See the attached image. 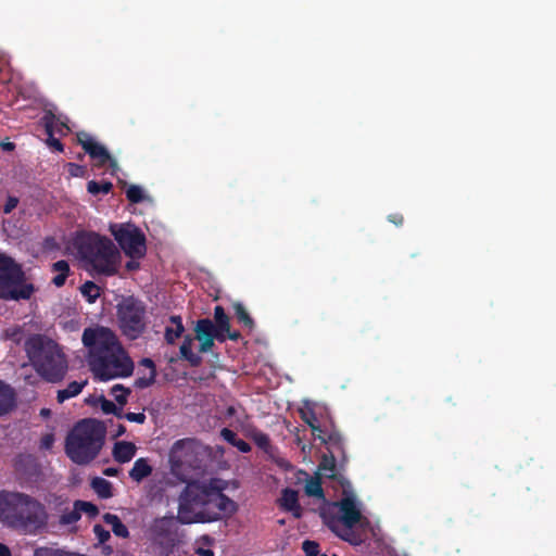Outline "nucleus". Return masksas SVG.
Returning <instances> with one entry per match:
<instances>
[{
    "mask_svg": "<svg viewBox=\"0 0 556 556\" xmlns=\"http://www.w3.org/2000/svg\"><path fill=\"white\" fill-rule=\"evenodd\" d=\"M228 483L207 478L188 483L179 496L177 518L182 523H205L233 516L239 505L224 494Z\"/></svg>",
    "mask_w": 556,
    "mask_h": 556,
    "instance_id": "1",
    "label": "nucleus"
},
{
    "mask_svg": "<svg viewBox=\"0 0 556 556\" xmlns=\"http://www.w3.org/2000/svg\"><path fill=\"white\" fill-rule=\"evenodd\" d=\"M81 340L88 351V364L97 379L108 381L132 374L134 363L111 329L102 326L86 328Z\"/></svg>",
    "mask_w": 556,
    "mask_h": 556,
    "instance_id": "2",
    "label": "nucleus"
},
{
    "mask_svg": "<svg viewBox=\"0 0 556 556\" xmlns=\"http://www.w3.org/2000/svg\"><path fill=\"white\" fill-rule=\"evenodd\" d=\"M46 506L29 494L0 491V522L27 535H37L48 525Z\"/></svg>",
    "mask_w": 556,
    "mask_h": 556,
    "instance_id": "3",
    "label": "nucleus"
},
{
    "mask_svg": "<svg viewBox=\"0 0 556 556\" xmlns=\"http://www.w3.org/2000/svg\"><path fill=\"white\" fill-rule=\"evenodd\" d=\"M342 488V498L338 503H328L321 509V517L325 523L340 538L345 541L358 544L359 539L353 534V528L363 527L366 518L362 513V505L357 501L350 482L342 477L338 479Z\"/></svg>",
    "mask_w": 556,
    "mask_h": 556,
    "instance_id": "4",
    "label": "nucleus"
},
{
    "mask_svg": "<svg viewBox=\"0 0 556 556\" xmlns=\"http://www.w3.org/2000/svg\"><path fill=\"white\" fill-rule=\"evenodd\" d=\"M72 253L84 262L88 270L96 274L112 276L121 266V253L115 244L94 232L77 235Z\"/></svg>",
    "mask_w": 556,
    "mask_h": 556,
    "instance_id": "5",
    "label": "nucleus"
},
{
    "mask_svg": "<svg viewBox=\"0 0 556 556\" xmlns=\"http://www.w3.org/2000/svg\"><path fill=\"white\" fill-rule=\"evenodd\" d=\"M104 434L105 430L101 422L94 419L81 420L66 438L67 456L76 464H88L100 452Z\"/></svg>",
    "mask_w": 556,
    "mask_h": 556,
    "instance_id": "6",
    "label": "nucleus"
},
{
    "mask_svg": "<svg viewBox=\"0 0 556 556\" xmlns=\"http://www.w3.org/2000/svg\"><path fill=\"white\" fill-rule=\"evenodd\" d=\"M26 351L36 370L45 379L54 382L64 377L66 361L56 343L34 337L27 341Z\"/></svg>",
    "mask_w": 556,
    "mask_h": 556,
    "instance_id": "7",
    "label": "nucleus"
},
{
    "mask_svg": "<svg viewBox=\"0 0 556 556\" xmlns=\"http://www.w3.org/2000/svg\"><path fill=\"white\" fill-rule=\"evenodd\" d=\"M204 452L203 445L193 439L176 441L168 455L169 475L175 479L173 483L187 482L192 470L199 466Z\"/></svg>",
    "mask_w": 556,
    "mask_h": 556,
    "instance_id": "8",
    "label": "nucleus"
},
{
    "mask_svg": "<svg viewBox=\"0 0 556 556\" xmlns=\"http://www.w3.org/2000/svg\"><path fill=\"white\" fill-rule=\"evenodd\" d=\"M35 291L25 279L22 267L9 255L0 252V300H28Z\"/></svg>",
    "mask_w": 556,
    "mask_h": 556,
    "instance_id": "9",
    "label": "nucleus"
},
{
    "mask_svg": "<svg viewBox=\"0 0 556 556\" xmlns=\"http://www.w3.org/2000/svg\"><path fill=\"white\" fill-rule=\"evenodd\" d=\"M110 231L124 253L130 258H142L147 253L144 233L134 224H111Z\"/></svg>",
    "mask_w": 556,
    "mask_h": 556,
    "instance_id": "10",
    "label": "nucleus"
},
{
    "mask_svg": "<svg viewBox=\"0 0 556 556\" xmlns=\"http://www.w3.org/2000/svg\"><path fill=\"white\" fill-rule=\"evenodd\" d=\"M121 328L129 339L138 338L144 329V308L132 298L122 301L118 305Z\"/></svg>",
    "mask_w": 556,
    "mask_h": 556,
    "instance_id": "11",
    "label": "nucleus"
},
{
    "mask_svg": "<svg viewBox=\"0 0 556 556\" xmlns=\"http://www.w3.org/2000/svg\"><path fill=\"white\" fill-rule=\"evenodd\" d=\"M77 141L86 151V153H88L94 161L96 166L108 165L112 169V173L115 172L117 167L116 161L110 155L105 147L101 144L94 137L88 132L80 131L77 134Z\"/></svg>",
    "mask_w": 556,
    "mask_h": 556,
    "instance_id": "12",
    "label": "nucleus"
},
{
    "mask_svg": "<svg viewBox=\"0 0 556 556\" xmlns=\"http://www.w3.org/2000/svg\"><path fill=\"white\" fill-rule=\"evenodd\" d=\"M300 413L302 418L309 425L313 430V433L317 435L323 442H326V438L321 434V425L324 420L325 408L316 403L304 402L303 406L300 408Z\"/></svg>",
    "mask_w": 556,
    "mask_h": 556,
    "instance_id": "13",
    "label": "nucleus"
},
{
    "mask_svg": "<svg viewBox=\"0 0 556 556\" xmlns=\"http://www.w3.org/2000/svg\"><path fill=\"white\" fill-rule=\"evenodd\" d=\"M195 339L199 341L200 352H208L217 340L216 327L210 319H201L194 327Z\"/></svg>",
    "mask_w": 556,
    "mask_h": 556,
    "instance_id": "14",
    "label": "nucleus"
},
{
    "mask_svg": "<svg viewBox=\"0 0 556 556\" xmlns=\"http://www.w3.org/2000/svg\"><path fill=\"white\" fill-rule=\"evenodd\" d=\"M54 121L55 116L51 113H47L41 119V124L43 125L46 134L48 136V138L46 139V144L52 151L62 152L63 144L60 142L58 138H55L54 135Z\"/></svg>",
    "mask_w": 556,
    "mask_h": 556,
    "instance_id": "15",
    "label": "nucleus"
},
{
    "mask_svg": "<svg viewBox=\"0 0 556 556\" xmlns=\"http://www.w3.org/2000/svg\"><path fill=\"white\" fill-rule=\"evenodd\" d=\"M15 400L14 389L0 380V416L9 414L15 407Z\"/></svg>",
    "mask_w": 556,
    "mask_h": 556,
    "instance_id": "16",
    "label": "nucleus"
},
{
    "mask_svg": "<svg viewBox=\"0 0 556 556\" xmlns=\"http://www.w3.org/2000/svg\"><path fill=\"white\" fill-rule=\"evenodd\" d=\"M280 506L290 511L295 518H300L302 515V509L298 501V492L291 489H285L282 491L281 497L279 498Z\"/></svg>",
    "mask_w": 556,
    "mask_h": 556,
    "instance_id": "17",
    "label": "nucleus"
},
{
    "mask_svg": "<svg viewBox=\"0 0 556 556\" xmlns=\"http://www.w3.org/2000/svg\"><path fill=\"white\" fill-rule=\"evenodd\" d=\"M137 447L134 443L118 441L113 448V456L119 463H128L135 456Z\"/></svg>",
    "mask_w": 556,
    "mask_h": 556,
    "instance_id": "18",
    "label": "nucleus"
},
{
    "mask_svg": "<svg viewBox=\"0 0 556 556\" xmlns=\"http://www.w3.org/2000/svg\"><path fill=\"white\" fill-rule=\"evenodd\" d=\"M152 473V466L147 458H138L129 471V477L136 481L141 482L144 478Z\"/></svg>",
    "mask_w": 556,
    "mask_h": 556,
    "instance_id": "19",
    "label": "nucleus"
},
{
    "mask_svg": "<svg viewBox=\"0 0 556 556\" xmlns=\"http://www.w3.org/2000/svg\"><path fill=\"white\" fill-rule=\"evenodd\" d=\"M103 520L108 526L111 527L113 533L116 536L128 538V535H129L128 529L126 528V526L121 521V519L116 515L105 514L103 516Z\"/></svg>",
    "mask_w": 556,
    "mask_h": 556,
    "instance_id": "20",
    "label": "nucleus"
},
{
    "mask_svg": "<svg viewBox=\"0 0 556 556\" xmlns=\"http://www.w3.org/2000/svg\"><path fill=\"white\" fill-rule=\"evenodd\" d=\"M184 332V326L180 317H172L165 329V338L168 343H173Z\"/></svg>",
    "mask_w": 556,
    "mask_h": 556,
    "instance_id": "21",
    "label": "nucleus"
},
{
    "mask_svg": "<svg viewBox=\"0 0 556 556\" xmlns=\"http://www.w3.org/2000/svg\"><path fill=\"white\" fill-rule=\"evenodd\" d=\"M216 333L218 341H225L227 338L230 340H237L239 338V333L236 331H230V323L228 316L216 323Z\"/></svg>",
    "mask_w": 556,
    "mask_h": 556,
    "instance_id": "22",
    "label": "nucleus"
},
{
    "mask_svg": "<svg viewBox=\"0 0 556 556\" xmlns=\"http://www.w3.org/2000/svg\"><path fill=\"white\" fill-rule=\"evenodd\" d=\"M87 381H73L71 382L67 388L60 390L58 392V401L60 403H63L65 400H68L73 396H76L79 394L83 390V388L86 386Z\"/></svg>",
    "mask_w": 556,
    "mask_h": 556,
    "instance_id": "23",
    "label": "nucleus"
},
{
    "mask_svg": "<svg viewBox=\"0 0 556 556\" xmlns=\"http://www.w3.org/2000/svg\"><path fill=\"white\" fill-rule=\"evenodd\" d=\"M91 486L101 498H110L113 496L111 482L103 478L97 477L92 479Z\"/></svg>",
    "mask_w": 556,
    "mask_h": 556,
    "instance_id": "24",
    "label": "nucleus"
},
{
    "mask_svg": "<svg viewBox=\"0 0 556 556\" xmlns=\"http://www.w3.org/2000/svg\"><path fill=\"white\" fill-rule=\"evenodd\" d=\"M127 199L132 203L151 201L150 195L146 192V190L137 185H129L125 190Z\"/></svg>",
    "mask_w": 556,
    "mask_h": 556,
    "instance_id": "25",
    "label": "nucleus"
},
{
    "mask_svg": "<svg viewBox=\"0 0 556 556\" xmlns=\"http://www.w3.org/2000/svg\"><path fill=\"white\" fill-rule=\"evenodd\" d=\"M193 339L191 337H186L181 346L180 354L184 358L189 361L192 365H198L200 363V356L193 353L192 351Z\"/></svg>",
    "mask_w": 556,
    "mask_h": 556,
    "instance_id": "26",
    "label": "nucleus"
},
{
    "mask_svg": "<svg viewBox=\"0 0 556 556\" xmlns=\"http://www.w3.org/2000/svg\"><path fill=\"white\" fill-rule=\"evenodd\" d=\"M318 475L325 476L328 478L336 477V460L332 456H324L319 466H318Z\"/></svg>",
    "mask_w": 556,
    "mask_h": 556,
    "instance_id": "27",
    "label": "nucleus"
},
{
    "mask_svg": "<svg viewBox=\"0 0 556 556\" xmlns=\"http://www.w3.org/2000/svg\"><path fill=\"white\" fill-rule=\"evenodd\" d=\"M91 403L99 406L105 414H119L121 412V408H117L113 402L106 400L103 395L93 396Z\"/></svg>",
    "mask_w": 556,
    "mask_h": 556,
    "instance_id": "28",
    "label": "nucleus"
},
{
    "mask_svg": "<svg viewBox=\"0 0 556 556\" xmlns=\"http://www.w3.org/2000/svg\"><path fill=\"white\" fill-rule=\"evenodd\" d=\"M86 513L90 516L97 515L98 508L89 502H76L75 504V511L73 513L72 520H77L79 518V513Z\"/></svg>",
    "mask_w": 556,
    "mask_h": 556,
    "instance_id": "29",
    "label": "nucleus"
},
{
    "mask_svg": "<svg viewBox=\"0 0 556 556\" xmlns=\"http://www.w3.org/2000/svg\"><path fill=\"white\" fill-rule=\"evenodd\" d=\"M80 291L90 303H93L100 295V288L91 281L84 283Z\"/></svg>",
    "mask_w": 556,
    "mask_h": 556,
    "instance_id": "30",
    "label": "nucleus"
},
{
    "mask_svg": "<svg viewBox=\"0 0 556 556\" xmlns=\"http://www.w3.org/2000/svg\"><path fill=\"white\" fill-rule=\"evenodd\" d=\"M305 493L308 496H323V489L318 477L309 479L305 484Z\"/></svg>",
    "mask_w": 556,
    "mask_h": 556,
    "instance_id": "31",
    "label": "nucleus"
},
{
    "mask_svg": "<svg viewBox=\"0 0 556 556\" xmlns=\"http://www.w3.org/2000/svg\"><path fill=\"white\" fill-rule=\"evenodd\" d=\"M233 309L236 312V315L240 323H242L245 327L252 328L253 327V320L249 316L248 312L244 309L243 305L241 303H235Z\"/></svg>",
    "mask_w": 556,
    "mask_h": 556,
    "instance_id": "32",
    "label": "nucleus"
},
{
    "mask_svg": "<svg viewBox=\"0 0 556 556\" xmlns=\"http://www.w3.org/2000/svg\"><path fill=\"white\" fill-rule=\"evenodd\" d=\"M112 188L111 182H104V184H98L93 180L89 181L87 185V190L91 194H98V193H109Z\"/></svg>",
    "mask_w": 556,
    "mask_h": 556,
    "instance_id": "33",
    "label": "nucleus"
},
{
    "mask_svg": "<svg viewBox=\"0 0 556 556\" xmlns=\"http://www.w3.org/2000/svg\"><path fill=\"white\" fill-rule=\"evenodd\" d=\"M65 549L41 546L34 551V556H65Z\"/></svg>",
    "mask_w": 556,
    "mask_h": 556,
    "instance_id": "34",
    "label": "nucleus"
},
{
    "mask_svg": "<svg viewBox=\"0 0 556 556\" xmlns=\"http://www.w3.org/2000/svg\"><path fill=\"white\" fill-rule=\"evenodd\" d=\"M128 393L129 391L125 389L122 384H115L111 389V394L121 405H124L126 403Z\"/></svg>",
    "mask_w": 556,
    "mask_h": 556,
    "instance_id": "35",
    "label": "nucleus"
},
{
    "mask_svg": "<svg viewBox=\"0 0 556 556\" xmlns=\"http://www.w3.org/2000/svg\"><path fill=\"white\" fill-rule=\"evenodd\" d=\"M71 130V126L67 124L66 118L56 117L54 121V135L63 136Z\"/></svg>",
    "mask_w": 556,
    "mask_h": 556,
    "instance_id": "36",
    "label": "nucleus"
},
{
    "mask_svg": "<svg viewBox=\"0 0 556 556\" xmlns=\"http://www.w3.org/2000/svg\"><path fill=\"white\" fill-rule=\"evenodd\" d=\"M141 364L149 369V377L146 380H143V379L139 380V386L146 387L151 381H153V379L155 377V370H154L153 362L149 358L143 359L141 362Z\"/></svg>",
    "mask_w": 556,
    "mask_h": 556,
    "instance_id": "37",
    "label": "nucleus"
},
{
    "mask_svg": "<svg viewBox=\"0 0 556 556\" xmlns=\"http://www.w3.org/2000/svg\"><path fill=\"white\" fill-rule=\"evenodd\" d=\"M302 548L306 556L319 555V545L314 541H304L302 544Z\"/></svg>",
    "mask_w": 556,
    "mask_h": 556,
    "instance_id": "38",
    "label": "nucleus"
},
{
    "mask_svg": "<svg viewBox=\"0 0 556 556\" xmlns=\"http://www.w3.org/2000/svg\"><path fill=\"white\" fill-rule=\"evenodd\" d=\"M71 177H85L86 168L81 165L68 163L66 165Z\"/></svg>",
    "mask_w": 556,
    "mask_h": 556,
    "instance_id": "39",
    "label": "nucleus"
},
{
    "mask_svg": "<svg viewBox=\"0 0 556 556\" xmlns=\"http://www.w3.org/2000/svg\"><path fill=\"white\" fill-rule=\"evenodd\" d=\"M93 532L100 543H104L110 539V532L106 531L102 526L96 525L93 527Z\"/></svg>",
    "mask_w": 556,
    "mask_h": 556,
    "instance_id": "40",
    "label": "nucleus"
},
{
    "mask_svg": "<svg viewBox=\"0 0 556 556\" xmlns=\"http://www.w3.org/2000/svg\"><path fill=\"white\" fill-rule=\"evenodd\" d=\"M18 204V199L16 197H9L4 206L3 212L5 214H10Z\"/></svg>",
    "mask_w": 556,
    "mask_h": 556,
    "instance_id": "41",
    "label": "nucleus"
},
{
    "mask_svg": "<svg viewBox=\"0 0 556 556\" xmlns=\"http://www.w3.org/2000/svg\"><path fill=\"white\" fill-rule=\"evenodd\" d=\"M125 418L131 422L143 424L146 415L143 413H128L125 415Z\"/></svg>",
    "mask_w": 556,
    "mask_h": 556,
    "instance_id": "42",
    "label": "nucleus"
},
{
    "mask_svg": "<svg viewBox=\"0 0 556 556\" xmlns=\"http://www.w3.org/2000/svg\"><path fill=\"white\" fill-rule=\"evenodd\" d=\"M220 435L223 437L224 440L231 443L232 445H233V442H236V440H237L235 432H232L231 430H229L227 428H224L220 431Z\"/></svg>",
    "mask_w": 556,
    "mask_h": 556,
    "instance_id": "43",
    "label": "nucleus"
},
{
    "mask_svg": "<svg viewBox=\"0 0 556 556\" xmlns=\"http://www.w3.org/2000/svg\"><path fill=\"white\" fill-rule=\"evenodd\" d=\"M54 271L59 273H68V264L65 261H59L53 265Z\"/></svg>",
    "mask_w": 556,
    "mask_h": 556,
    "instance_id": "44",
    "label": "nucleus"
},
{
    "mask_svg": "<svg viewBox=\"0 0 556 556\" xmlns=\"http://www.w3.org/2000/svg\"><path fill=\"white\" fill-rule=\"evenodd\" d=\"M54 443V435L52 433L46 434L41 440V445L45 448H50Z\"/></svg>",
    "mask_w": 556,
    "mask_h": 556,
    "instance_id": "45",
    "label": "nucleus"
},
{
    "mask_svg": "<svg viewBox=\"0 0 556 556\" xmlns=\"http://www.w3.org/2000/svg\"><path fill=\"white\" fill-rule=\"evenodd\" d=\"M233 446H236L242 453H247L250 451V445L240 439H237L236 442H233Z\"/></svg>",
    "mask_w": 556,
    "mask_h": 556,
    "instance_id": "46",
    "label": "nucleus"
},
{
    "mask_svg": "<svg viewBox=\"0 0 556 556\" xmlns=\"http://www.w3.org/2000/svg\"><path fill=\"white\" fill-rule=\"evenodd\" d=\"M226 317H227V315L225 314L224 308L222 306H216L214 309L215 321L217 323Z\"/></svg>",
    "mask_w": 556,
    "mask_h": 556,
    "instance_id": "47",
    "label": "nucleus"
},
{
    "mask_svg": "<svg viewBox=\"0 0 556 556\" xmlns=\"http://www.w3.org/2000/svg\"><path fill=\"white\" fill-rule=\"evenodd\" d=\"M255 442L261 447H266L268 445V438L263 433H258L255 435Z\"/></svg>",
    "mask_w": 556,
    "mask_h": 556,
    "instance_id": "48",
    "label": "nucleus"
},
{
    "mask_svg": "<svg viewBox=\"0 0 556 556\" xmlns=\"http://www.w3.org/2000/svg\"><path fill=\"white\" fill-rule=\"evenodd\" d=\"M67 277V273H59L54 278L53 282L55 286L61 287L64 285L65 279Z\"/></svg>",
    "mask_w": 556,
    "mask_h": 556,
    "instance_id": "49",
    "label": "nucleus"
},
{
    "mask_svg": "<svg viewBox=\"0 0 556 556\" xmlns=\"http://www.w3.org/2000/svg\"><path fill=\"white\" fill-rule=\"evenodd\" d=\"M140 258H130L129 262L126 263V268L128 270H136L139 268V261Z\"/></svg>",
    "mask_w": 556,
    "mask_h": 556,
    "instance_id": "50",
    "label": "nucleus"
},
{
    "mask_svg": "<svg viewBox=\"0 0 556 556\" xmlns=\"http://www.w3.org/2000/svg\"><path fill=\"white\" fill-rule=\"evenodd\" d=\"M197 556H214V553L210 548L198 547L195 551Z\"/></svg>",
    "mask_w": 556,
    "mask_h": 556,
    "instance_id": "51",
    "label": "nucleus"
},
{
    "mask_svg": "<svg viewBox=\"0 0 556 556\" xmlns=\"http://www.w3.org/2000/svg\"><path fill=\"white\" fill-rule=\"evenodd\" d=\"M0 556H11L10 548L0 542Z\"/></svg>",
    "mask_w": 556,
    "mask_h": 556,
    "instance_id": "52",
    "label": "nucleus"
},
{
    "mask_svg": "<svg viewBox=\"0 0 556 556\" xmlns=\"http://www.w3.org/2000/svg\"><path fill=\"white\" fill-rule=\"evenodd\" d=\"M1 147L5 151H11L14 149V144L12 142H2Z\"/></svg>",
    "mask_w": 556,
    "mask_h": 556,
    "instance_id": "53",
    "label": "nucleus"
},
{
    "mask_svg": "<svg viewBox=\"0 0 556 556\" xmlns=\"http://www.w3.org/2000/svg\"><path fill=\"white\" fill-rule=\"evenodd\" d=\"M104 475L106 476H116L117 475V469L116 468H108L104 470Z\"/></svg>",
    "mask_w": 556,
    "mask_h": 556,
    "instance_id": "54",
    "label": "nucleus"
},
{
    "mask_svg": "<svg viewBox=\"0 0 556 556\" xmlns=\"http://www.w3.org/2000/svg\"><path fill=\"white\" fill-rule=\"evenodd\" d=\"M172 522L170 518H162L156 521V525H169Z\"/></svg>",
    "mask_w": 556,
    "mask_h": 556,
    "instance_id": "55",
    "label": "nucleus"
},
{
    "mask_svg": "<svg viewBox=\"0 0 556 556\" xmlns=\"http://www.w3.org/2000/svg\"><path fill=\"white\" fill-rule=\"evenodd\" d=\"M390 220L394 224H401L402 223V217L401 216H390Z\"/></svg>",
    "mask_w": 556,
    "mask_h": 556,
    "instance_id": "56",
    "label": "nucleus"
},
{
    "mask_svg": "<svg viewBox=\"0 0 556 556\" xmlns=\"http://www.w3.org/2000/svg\"><path fill=\"white\" fill-rule=\"evenodd\" d=\"M50 414H51V412H50V409H48V408H42V409L40 410V415H41L42 417H45V418L49 417V416H50Z\"/></svg>",
    "mask_w": 556,
    "mask_h": 556,
    "instance_id": "57",
    "label": "nucleus"
},
{
    "mask_svg": "<svg viewBox=\"0 0 556 556\" xmlns=\"http://www.w3.org/2000/svg\"><path fill=\"white\" fill-rule=\"evenodd\" d=\"M20 96H21L22 100H30L31 99L30 96H28V97L25 96V91L23 89L20 91Z\"/></svg>",
    "mask_w": 556,
    "mask_h": 556,
    "instance_id": "58",
    "label": "nucleus"
},
{
    "mask_svg": "<svg viewBox=\"0 0 556 556\" xmlns=\"http://www.w3.org/2000/svg\"><path fill=\"white\" fill-rule=\"evenodd\" d=\"M34 104H46L42 99L38 98V97H34Z\"/></svg>",
    "mask_w": 556,
    "mask_h": 556,
    "instance_id": "59",
    "label": "nucleus"
},
{
    "mask_svg": "<svg viewBox=\"0 0 556 556\" xmlns=\"http://www.w3.org/2000/svg\"><path fill=\"white\" fill-rule=\"evenodd\" d=\"M124 431H125L124 427L121 426L118 428L117 434H122V433H124Z\"/></svg>",
    "mask_w": 556,
    "mask_h": 556,
    "instance_id": "60",
    "label": "nucleus"
},
{
    "mask_svg": "<svg viewBox=\"0 0 556 556\" xmlns=\"http://www.w3.org/2000/svg\"><path fill=\"white\" fill-rule=\"evenodd\" d=\"M318 556H327V555H318Z\"/></svg>",
    "mask_w": 556,
    "mask_h": 556,
    "instance_id": "61",
    "label": "nucleus"
}]
</instances>
